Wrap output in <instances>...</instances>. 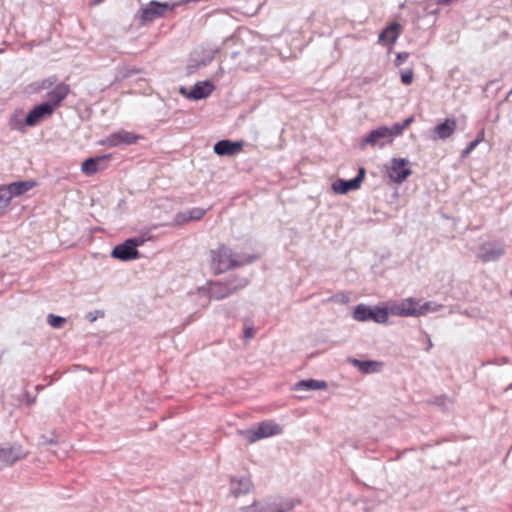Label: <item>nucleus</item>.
I'll return each mask as SVG.
<instances>
[{"label": "nucleus", "instance_id": "obj_1", "mask_svg": "<svg viewBox=\"0 0 512 512\" xmlns=\"http://www.w3.org/2000/svg\"><path fill=\"white\" fill-rule=\"evenodd\" d=\"M209 261L213 272L221 274L252 262V258L233 253L228 246L220 245L210 250Z\"/></svg>", "mask_w": 512, "mask_h": 512}, {"label": "nucleus", "instance_id": "obj_2", "mask_svg": "<svg viewBox=\"0 0 512 512\" xmlns=\"http://www.w3.org/2000/svg\"><path fill=\"white\" fill-rule=\"evenodd\" d=\"M248 285L246 278L234 277L226 282H212L208 286V295L215 300L224 299Z\"/></svg>", "mask_w": 512, "mask_h": 512}, {"label": "nucleus", "instance_id": "obj_3", "mask_svg": "<svg viewBox=\"0 0 512 512\" xmlns=\"http://www.w3.org/2000/svg\"><path fill=\"white\" fill-rule=\"evenodd\" d=\"M282 432V428L274 421L268 420L258 424L255 429L239 430L238 433L243 436L249 443L278 435Z\"/></svg>", "mask_w": 512, "mask_h": 512}, {"label": "nucleus", "instance_id": "obj_4", "mask_svg": "<svg viewBox=\"0 0 512 512\" xmlns=\"http://www.w3.org/2000/svg\"><path fill=\"white\" fill-rule=\"evenodd\" d=\"M353 318L359 322L373 321L379 324L388 322V310L384 307H369L359 304L355 307Z\"/></svg>", "mask_w": 512, "mask_h": 512}, {"label": "nucleus", "instance_id": "obj_5", "mask_svg": "<svg viewBox=\"0 0 512 512\" xmlns=\"http://www.w3.org/2000/svg\"><path fill=\"white\" fill-rule=\"evenodd\" d=\"M388 315L392 314L394 316L400 317H418L423 315L425 307H419L418 301L414 298H406L400 301H396L391 303L388 307Z\"/></svg>", "mask_w": 512, "mask_h": 512}, {"label": "nucleus", "instance_id": "obj_6", "mask_svg": "<svg viewBox=\"0 0 512 512\" xmlns=\"http://www.w3.org/2000/svg\"><path fill=\"white\" fill-rule=\"evenodd\" d=\"M141 238H129L123 243L115 246L111 252V256L121 261H130L139 257L137 247L143 244Z\"/></svg>", "mask_w": 512, "mask_h": 512}, {"label": "nucleus", "instance_id": "obj_7", "mask_svg": "<svg viewBox=\"0 0 512 512\" xmlns=\"http://www.w3.org/2000/svg\"><path fill=\"white\" fill-rule=\"evenodd\" d=\"M27 453L17 443H4L0 445V469L11 466L15 462L25 458Z\"/></svg>", "mask_w": 512, "mask_h": 512}, {"label": "nucleus", "instance_id": "obj_8", "mask_svg": "<svg viewBox=\"0 0 512 512\" xmlns=\"http://www.w3.org/2000/svg\"><path fill=\"white\" fill-rule=\"evenodd\" d=\"M175 4L168 2L151 1L141 8V19L145 22L154 21L157 18L163 17L168 11L173 10Z\"/></svg>", "mask_w": 512, "mask_h": 512}, {"label": "nucleus", "instance_id": "obj_9", "mask_svg": "<svg viewBox=\"0 0 512 512\" xmlns=\"http://www.w3.org/2000/svg\"><path fill=\"white\" fill-rule=\"evenodd\" d=\"M386 143H391L388 127L381 126L372 130L365 138H363L359 143V147L360 149H365L368 145L383 147Z\"/></svg>", "mask_w": 512, "mask_h": 512}, {"label": "nucleus", "instance_id": "obj_10", "mask_svg": "<svg viewBox=\"0 0 512 512\" xmlns=\"http://www.w3.org/2000/svg\"><path fill=\"white\" fill-rule=\"evenodd\" d=\"M408 160L403 158H393L388 174L392 181L402 183L411 175L412 171L407 167Z\"/></svg>", "mask_w": 512, "mask_h": 512}, {"label": "nucleus", "instance_id": "obj_11", "mask_svg": "<svg viewBox=\"0 0 512 512\" xmlns=\"http://www.w3.org/2000/svg\"><path fill=\"white\" fill-rule=\"evenodd\" d=\"M365 169L360 168L358 175L350 180L338 179L332 184V189L338 194H346L349 191L357 190L364 179Z\"/></svg>", "mask_w": 512, "mask_h": 512}, {"label": "nucleus", "instance_id": "obj_12", "mask_svg": "<svg viewBox=\"0 0 512 512\" xmlns=\"http://www.w3.org/2000/svg\"><path fill=\"white\" fill-rule=\"evenodd\" d=\"M52 113L53 106L50 103H41L28 113L25 118V124L30 127L35 126Z\"/></svg>", "mask_w": 512, "mask_h": 512}, {"label": "nucleus", "instance_id": "obj_13", "mask_svg": "<svg viewBox=\"0 0 512 512\" xmlns=\"http://www.w3.org/2000/svg\"><path fill=\"white\" fill-rule=\"evenodd\" d=\"M457 129V121L454 118H447L442 123L436 125L431 133L433 140H446L450 138Z\"/></svg>", "mask_w": 512, "mask_h": 512}, {"label": "nucleus", "instance_id": "obj_14", "mask_svg": "<svg viewBox=\"0 0 512 512\" xmlns=\"http://www.w3.org/2000/svg\"><path fill=\"white\" fill-rule=\"evenodd\" d=\"M293 505L289 502L281 503H253L250 506L243 507L244 512H288L292 510Z\"/></svg>", "mask_w": 512, "mask_h": 512}, {"label": "nucleus", "instance_id": "obj_15", "mask_svg": "<svg viewBox=\"0 0 512 512\" xmlns=\"http://www.w3.org/2000/svg\"><path fill=\"white\" fill-rule=\"evenodd\" d=\"M138 136L134 135L125 130H120L110 134L104 141L103 144L109 147H116L122 144L130 145L137 141Z\"/></svg>", "mask_w": 512, "mask_h": 512}, {"label": "nucleus", "instance_id": "obj_16", "mask_svg": "<svg viewBox=\"0 0 512 512\" xmlns=\"http://www.w3.org/2000/svg\"><path fill=\"white\" fill-rule=\"evenodd\" d=\"M504 254V247L495 242H487L481 245L479 258L484 262L495 261Z\"/></svg>", "mask_w": 512, "mask_h": 512}, {"label": "nucleus", "instance_id": "obj_17", "mask_svg": "<svg viewBox=\"0 0 512 512\" xmlns=\"http://www.w3.org/2000/svg\"><path fill=\"white\" fill-rule=\"evenodd\" d=\"M214 89V86L209 81H203L196 83L193 88L186 93L184 88H181L180 92L187 96L189 99L200 100L208 97Z\"/></svg>", "mask_w": 512, "mask_h": 512}, {"label": "nucleus", "instance_id": "obj_18", "mask_svg": "<svg viewBox=\"0 0 512 512\" xmlns=\"http://www.w3.org/2000/svg\"><path fill=\"white\" fill-rule=\"evenodd\" d=\"M110 155H103L86 159L81 165V171L88 176L97 173L105 168V163L110 159Z\"/></svg>", "mask_w": 512, "mask_h": 512}, {"label": "nucleus", "instance_id": "obj_19", "mask_svg": "<svg viewBox=\"0 0 512 512\" xmlns=\"http://www.w3.org/2000/svg\"><path fill=\"white\" fill-rule=\"evenodd\" d=\"M242 142L220 140L214 145V152L219 156H234L242 150Z\"/></svg>", "mask_w": 512, "mask_h": 512}, {"label": "nucleus", "instance_id": "obj_20", "mask_svg": "<svg viewBox=\"0 0 512 512\" xmlns=\"http://www.w3.org/2000/svg\"><path fill=\"white\" fill-rule=\"evenodd\" d=\"M252 487V482L248 477L232 478L230 482V491L235 497L250 492Z\"/></svg>", "mask_w": 512, "mask_h": 512}, {"label": "nucleus", "instance_id": "obj_21", "mask_svg": "<svg viewBox=\"0 0 512 512\" xmlns=\"http://www.w3.org/2000/svg\"><path fill=\"white\" fill-rule=\"evenodd\" d=\"M401 32L400 24L394 22L388 25L380 34L378 41L382 44H394Z\"/></svg>", "mask_w": 512, "mask_h": 512}, {"label": "nucleus", "instance_id": "obj_22", "mask_svg": "<svg viewBox=\"0 0 512 512\" xmlns=\"http://www.w3.org/2000/svg\"><path fill=\"white\" fill-rule=\"evenodd\" d=\"M349 362L354 367H356L360 372L365 373V374L378 373L381 371V369L383 367L382 362L374 361V360L362 361V360L352 358L349 360Z\"/></svg>", "mask_w": 512, "mask_h": 512}, {"label": "nucleus", "instance_id": "obj_23", "mask_svg": "<svg viewBox=\"0 0 512 512\" xmlns=\"http://www.w3.org/2000/svg\"><path fill=\"white\" fill-rule=\"evenodd\" d=\"M68 93H69V86L64 83H60V84L56 85L53 90L48 92V94H47L48 102L47 103H50L53 107L57 106L66 98Z\"/></svg>", "mask_w": 512, "mask_h": 512}, {"label": "nucleus", "instance_id": "obj_24", "mask_svg": "<svg viewBox=\"0 0 512 512\" xmlns=\"http://www.w3.org/2000/svg\"><path fill=\"white\" fill-rule=\"evenodd\" d=\"M327 388V383L325 381L308 379L301 380L294 384L293 390L295 391H309V390H323Z\"/></svg>", "mask_w": 512, "mask_h": 512}, {"label": "nucleus", "instance_id": "obj_25", "mask_svg": "<svg viewBox=\"0 0 512 512\" xmlns=\"http://www.w3.org/2000/svg\"><path fill=\"white\" fill-rule=\"evenodd\" d=\"M206 213V210L203 208H192L188 211L179 213L176 216L177 222H187L191 220H199L201 219Z\"/></svg>", "mask_w": 512, "mask_h": 512}, {"label": "nucleus", "instance_id": "obj_26", "mask_svg": "<svg viewBox=\"0 0 512 512\" xmlns=\"http://www.w3.org/2000/svg\"><path fill=\"white\" fill-rule=\"evenodd\" d=\"M9 186H10V190L13 193V196L16 197V196H20V195L26 193L27 191L31 190L35 186V182L31 181V180L17 181V182L10 183Z\"/></svg>", "mask_w": 512, "mask_h": 512}, {"label": "nucleus", "instance_id": "obj_27", "mask_svg": "<svg viewBox=\"0 0 512 512\" xmlns=\"http://www.w3.org/2000/svg\"><path fill=\"white\" fill-rule=\"evenodd\" d=\"M413 121V117H408L402 123H395L391 127H388L391 142L395 137L401 135L404 129L408 127Z\"/></svg>", "mask_w": 512, "mask_h": 512}, {"label": "nucleus", "instance_id": "obj_28", "mask_svg": "<svg viewBox=\"0 0 512 512\" xmlns=\"http://www.w3.org/2000/svg\"><path fill=\"white\" fill-rule=\"evenodd\" d=\"M13 197L14 196L9 185L0 186V202L7 206Z\"/></svg>", "mask_w": 512, "mask_h": 512}, {"label": "nucleus", "instance_id": "obj_29", "mask_svg": "<svg viewBox=\"0 0 512 512\" xmlns=\"http://www.w3.org/2000/svg\"><path fill=\"white\" fill-rule=\"evenodd\" d=\"M9 124H10L11 129L21 131V132H23L25 130V126H26L25 122L23 123L22 120L20 119L19 115H17V114H14L11 116Z\"/></svg>", "mask_w": 512, "mask_h": 512}, {"label": "nucleus", "instance_id": "obj_30", "mask_svg": "<svg viewBox=\"0 0 512 512\" xmlns=\"http://www.w3.org/2000/svg\"><path fill=\"white\" fill-rule=\"evenodd\" d=\"M47 322L48 324L56 329H59L63 326V324L66 322V319L61 316H56L54 314H49L47 316Z\"/></svg>", "mask_w": 512, "mask_h": 512}, {"label": "nucleus", "instance_id": "obj_31", "mask_svg": "<svg viewBox=\"0 0 512 512\" xmlns=\"http://www.w3.org/2000/svg\"><path fill=\"white\" fill-rule=\"evenodd\" d=\"M413 80V71L412 69H406L401 72V81L405 85H410Z\"/></svg>", "mask_w": 512, "mask_h": 512}, {"label": "nucleus", "instance_id": "obj_32", "mask_svg": "<svg viewBox=\"0 0 512 512\" xmlns=\"http://www.w3.org/2000/svg\"><path fill=\"white\" fill-rule=\"evenodd\" d=\"M419 307H425V310L423 312V315H424L428 312L437 311L440 306L433 302H425L423 305H419Z\"/></svg>", "mask_w": 512, "mask_h": 512}, {"label": "nucleus", "instance_id": "obj_33", "mask_svg": "<svg viewBox=\"0 0 512 512\" xmlns=\"http://www.w3.org/2000/svg\"><path fill=\"white\" fill-rule=\"evenodd\" d=\"M478 146V141L470 142L467 147L462 151V157H467L476 147Z\"/></svg>", "mask_w": 512, "mask_h": 512}, {"label": "nucleus", "instance_id": "obj_34", "mask_svg": "<svg viewBox=\"0 0 512 512\" xmlns=\"http://www.w3.org/2000/svg\"><path fill=\"white\" fill-rule=\"evenodd\" d=\"M408 57H409V53H407V52L398 53L396 56V59H395V65L400 66L408 59Z\"/></svg>", "mask_w": 512, "mask_h": 512}, {"label": "nucleus", "instance_id": "obj_35", "mask_svg": "<svg viewBox=\"0 0 512 512\" xmlns=\"http://www.w3.org/2000/svg\"><path fill=\"white\" fill-rule=\"evenodd\" d=\"M255 335V330L252 326H245L244 327V337L245 339L249 340L253 338Z\"/></svg>", "mask_w": 512, "mask_h": 512}, {"label": "nucleus", "instance_id": "obj_36", "mask_svg": "<svg viewBox=\"0 0 512 512\" xmlns=\"http://www.w3.org/2000/svg\"><path fill=\"white\" fill-rule=\"evenodd\" d=\"M53 443H56V441L53 438H48L46 436L41 437V444L48 445V444H53Z\"/></svg>", "mask_w": 512, "mask_h": 512}, {"label": "nucleus", "instance_id": "obj_37", "mask_svg": "<svg viewBox=\"0 0 512 512\" xmlns=\"http://www.w3.org/2000/svg\"><path fill=\"white\" fill-rule=\"evenodd\" d=\"M484 139V131H480L474 141H478V145L483 141Z\"/></svg>", "mask_w": 512, "mask_h": 512}, {"label": "nucleus", "instance_id": "obj_38", "mask_svg": "<svg viewBox=\"0 0 512 512\" xmlns=\"http://www.w3.org/2000/svg\"><path fill=\"white\" fill-rule=\"evenodd\" d=\"M453 0H437V4L439 5H448L452 2Z\"/></svg>", "mask_w": 512, "mask_h": 512}, {"label": "nucleus", "instance_id": "obj_39", "mask_svg": "<svg viewBox=\"0 0 512 512\" xmlns=\"http://www.w3.org/2000/svg\"><path fill=\"white\" fill-rule=\"evenodd\" d=\"M446 401H447V398L441 397V398L437 399V404L444 405Z\"/></svg>", "mask_w": 512, "mask_h": 512}, {"label": "nucleus", "instance_id": "obj_40", "mask_svg": "<svg viewBox=\"0 0 512 512\" xmlns=\"http://www.w3.org/2000/svg\"><path fill=\"white\" fill-rule=\"evenodd\" d=\"M256 52H257V50H256V49H254V48H253V49H249V50L247 51V53H248V54H254V53H256Z\"/></svg>", "mask_w": 512, "mask_h": 512}, {"label": "nucleus", "instance_id": "obj_41", "mask_svg": "<svg viewBox=\"0 0 512 512\" xmlns=\"http://www.w3.org/2000/svg\"><path fill=\"white\" fill-rule=\"evenodd\" d=\"M102 0H93V4H99Z\"/></svg>", "mask_w": 512, "mask_h": 512}, {"label": "nucleus", "instance_id": "obj_42", "mask_svg": "<svg viewBox=\"0 0 512 512\" xmlns=\"http://www.w3.org/2000/svg\"><path fill=\"white\" fill-rule=\"evenodd\" d=\"M237 54H238L237 52H233L232 57L235 58Z\"/></svg>", "mask_w": 512, "mask_h": 512}]
</instances>
